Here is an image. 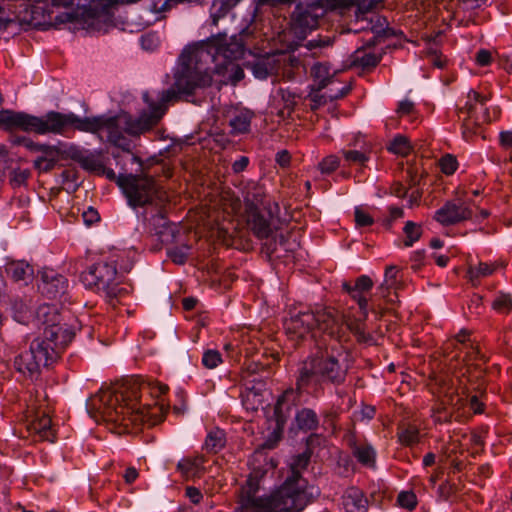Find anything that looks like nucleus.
<instances>
[{
    "label": "nucleus",
    "instance_id": "37998d69",
    "mask_svg": "<svg viewBox=\"0 0 512 512\" xmlns=\"http://www.w3.org/2000/svg\"><path fill=\"white\" fill-rule=\"evenodd\" d=\"M499 145L505 153V160L512 162V130L499 133Z\"/></svg>",
    "mask_w": 512,
    "mask_h": 512
},
{
    "label": "nucleus",
    "instance_id": "774afa93",
    "mask_svg": "<svg viewBox=\"0 0 512 512\" xmlns=\"http://www.w3.org/2000/svg\"><path fill=\"white\" fill-rule=\"evenodd\" d=\"M248 164H249L248 157L241 156L239 159L234 161V163L232 164V169L235 173H239V172H242L243 170H245L246 167L248 166Z\"/></svg>",
    "mask_w": 512,
    "mask_h": 512
},
{
    "label": "nucleus",
    "instance_id": "4468645a",
    "mask_svg": "<svg viewBox=\"0 0 512 512\" xmlns=\"http://www.w3.org/2000/svg\"><path fill=\"white\" fill-rule=\"evenodd\" d=\"M472 217L470 202L462 198L447 201L435 211L434 219L443 226H451Z\"/></svg>",
    "mask_w": 512,
    "mask_h": 512
},
{
    "label": "nucleus",
    "instance_id": "f03ea898",
    "mask_svg": "<svg viewBox=\"0 0 512 512\" xmlns=\"http://www.w3.org/2000/svg\"><path fill=\"white\" fill-rule=\"evenodd\" d=\"M168 387L159 382L132 378L101 389L87 402V410L96 420H103L132 432L141 426L160 423L168 410L162 396Z\"/></svg>",
    "mask_w": 512,
    "mask_h": 512
},
{
    "label": "nucleus",
    "instance_id": "ea45409f",
    "mask_svg": "<svg viewBox=\"0 0 512 512\" xmlns=\"http://www.w3.org/2000/svg\"><path fill=\"white\" fill-rule=\"evenodd\" d=\"M388 150L394 154L405 156L410 152L411 146L405 136L397 135L389 144Z\"/></svg>",
    "mask_w": 512,
    "mask_h": 512
},
{
    "label": "nucleus",
    "instance_id": "8fccbe9b",
    "mask_svg": "<svg viewBox=\"0 0 512 512\" xmlns=\"http://www.w3.org/2000/svg\"><path fill=\"white\" fill-rule=\"evenodd\" d=\"M39 152H41L42 155L38 158H47V160L54 162H58L59 155L61 154L59 147L47 144H43Z\"/></svg>",
    "mask_w": 512,
    "mask_h": 512
},
{
    "label": "nucleus",
    "instance_id": "c9c22d12",
    "mask_svg": "<svg viewBox=\"0 0 512 512\" xmlns=\"http://www.w3.org/2000/svg\"><path fill=\"white\" fill-rule=\"evenodd\" d=\"M117 0H77V5L94 12H107Z\"/></svg>",
    "mask_w": 512,
    "mask_h": 512
},
{
    "label": "nucleus",
    "instance_id": "a19ab883",
    "mask_svg": "<svg viewBox=\"0 0 512 512\" xmlns=\"http://www.w3.org/2000/svg\"><path fill=\"white\" fill-rule=\"evenodd\" d=\"M354 220L356 227L364 228L373 225L374 218L363 206H357L354 210Z\"/></svg>",
    "mask_w": 512,
    "mask_h": 512
},
{
    "label": "nucleus",
    "instance_id": "c756f323",
    "mask_svg": "<svg viewBox=\"0 0 512 512\" xmlns=\"http://www.w3.org/2000/svg\"><path fill=\"white\" fill-rule=\"evenodd\" d=\"M342 154L345 161L349 164L363 167L370 159L371 149L368 145H364L360 150H343Z\"/></svg>",
    "mask_w": 512,
    "mask_h": 512
},
{
    "label": "nucleus",
    "instance_id": "bb28decb",
    "mask_svg": "<svg viewBox=\"0 0 512 512\" xmlns=\"http://www.w3.org/2000/svg\"><path fill=\"white\" fill-rule=\"evenodd\" d=\"M7 273L15 281L28 282L33 275V268L25 261H13L6 266Z\"/></svg>",
    "mask_w": 512,
    "mask_h": 512
},
{
    "label": "nucleus",
    "instance_id": "49530a36",
    "mask_svg": "<svg viewBox=\"0 0 512 512\" xmlns=\"http://www.w3.org/2000/svg\"><path fill=\"white\" fill-rule=\"evenodd\" d=\"M440 167L444 174L452 175L457 170L458 162L454 156L447 154L440 159Z\"/></svg>",
    "mask_w": 512,
    "mask_h": 512
},
{
    "label": "nucleus",
    "instance_id": "603ef678",
    "mask_svg": "<svg viewBox=\"0 0 512 512\" xmlns=\"http://www.w3.org/2000/svg\"><path fill=\"white\" fill-rule=\"evenodd\" d=\"M398 274V269L396 266H389L385 270L384 282L381 284L380 288L386 287L387 289L394 286L396 282V277Z\"/></svg>",
    "mask_w": 512,
    "mask_h": 512
},
{
    "label": "nucleus",
    "instance_id": "aec40b11",
    "mask_svg": "<svg viewBox=\"0 0 512 512\" xmlns=\"http://www.w3.org/2000/svg\"><path fill=\"white\" fill-rule=\"evenodd\" d=\"M273 218L271 214H262L258 211H252L248 217V225L253 234L259 239L268 238L273 231Z\"/></svg>",
    "mask_w": 512,
    "mask_h": 512
},
{
    "label": "nucleus",
    "instance_id": "4be33fe9",
    "mask_svg": "<svg viewBox=\"0 0 512 512\" xmlns=\"http://www.w3.org/2000/svg\"><path fill=\"white\" fill-rule=\"evenodd\" d=\"M352 454L361 465L371 469L376 468L377 452L371 443H354Z\"/></svg>",
    "mask_w": 512,
    "mask_h": 512
},
{
    "label": "nucleus",
    "instance_id": "f3484780",
    "mask_svg": "<svg viewBox=\"0 0 512 512\" xmlns=\"http://www.w3.org/2000/svg\"><path fill=\"white\" fill-rule=\"evenodd\" d=\"M450 349L456 351V354L451 357L452 360L470 361L480 356L478 346L469 341V332L465 329H462L453 340L446 344L445 352L447 354Z\"/></svg>",
    "mask_w": 512,
    "mask_h": 512
},
{
    "label": "nucleus",
    "instance_id": "9b49d317",
    "mask_svg": "<svg viewBox=\"0 0 512 512\" xmlns=\"http://www.w3.org/2000/svg\"><path fill=\"white\" fill-rule=\"evenodd\" d=\"M118 185L127 198L129 206L153 207L157 202V192L154 180L147 176H138L131 173L119 172Z\"/></svg>",
    "mask_w": 512,
    "mask_h": 512
},
{
    "label": "nucleus",
    "instance_id": "412c9836",
    "mask_svg": "<svg viewBox=\"0 0 512 512\" xmlns=\"http://www.w3.org/2000/svg\"><path fill=\"white\" fill-rule=\"evenodd\" d=\"M205 459L202 455L183 457L177 463V471L182 477L190 479L199 476L204 469Z\"/></svg>",
    "mask_w": 512,
    "mask_h": 512
},
{
    "label": "nucleus",
    "instance_id": "a211bd4d",
    "mask_svg": "<svg viewBox=\"0 0 512 512\" xmlns=\"http://www.w3.org/2000/svg\"><path fill=\"white\" fill-rule=\"evenodd\" d=\"M149 209H151V211L156 210V213L149 216L148 209H146L143 214V219L145 222H148L155 234L160 237H163L166 234L173 235L174 226L167 220L165 212L160 207L158 201L154 204L153 207H150Z\"/></svg>",
    "mask_w": 512,
    "mask_h": 512
},
{
    "label": "nucleus",
    "instance_id": "58836bf2",
    "mask_svg": "<svg viewBox=\"0 0 512 512\" xmlns=\"http://www.w3.org/2000/svg\"><path fill=\"white\" fill-rule=\"evenodd\" d=\"M492 307L498 313L506 314L512 308V296L509 293L499 292L492 303Z\"/></svg>",
    "mask_w": 512,
    "mask_h": 512
},
{
    "label": "nucleus",
    "instance_id": "2f4dec72",
    "mask_svg": "<svg viewBox=\"0 0 512 512\" xmlns=\"http://www.w3.org/2000/svg\"><path fill=\"white\" fill-rule=\"evenodd\" d=\"M225 442V432L217 428L207 434L204 447L208 452L217 453L225 446Z\"/></svg>",
    "mask_w": 512,
    "mask_h": 512
},
{
    "label": "nucleus",
    "instance_id": "f704fd0d",
    "mask_svg": "<svg viewBox=\"0 0 512 512\" xmlns=\"http://www.w3.org/2000/svg\"><path fill=\"white\" fill-rule=\"evenodd\" d=\"M398 440L404 446H413L420 441L419 429L414 425H408L398 432Z\"/></svg>",
    "mask_w": 512,
    "mask_h": 512
},
{
    "label": "nucleus",
    "instance_id": "09e8293b",
    "mask_svg": "<svg viewBox=\"0 0 512 512\" xmlns=\"http://www.w3.org/2000/svg\"><path fill=\"white\" fill-rule=\"evenodd\" d=\"M141 46L144 50L153 51L160 43V39L156 33H146L140 38Z\"/></svg>",
    "mask_w": 512,
    "mask_h": 512
},
{
    "label": "nucleus",
    "instance_id": "bf43d9fd",
    "mask_svg": "<svg viewBox=\"0 0 512 512\" xmlns=\"http://www.w3.org/2000/svg\"><path fill=\"white\" fill-rule=\"evenodd\" d=\"M57 162L49 161L47 158H36L34 160V167L39 171L48 172L54 168Z\"/></svg>",
    "mask_w": 512,
    "mask_h": 512
},
{
    "label": "nucleus",
    "instance_id": "1a4fd4ad",
    "mask_svg": "<svg viewBox=\"0 0 512 512\" xmlns=\"http://www.w3.org/2000/svg\"><path fill=\"white\" fill-rule=\"evenodd\" d=\"M488 97L474 90L467 94L465 103L458 109V120L462 123V135L469 141L484 123L495 121L500 116L497 106H488Z\"/></svg>",
    "mask_w": 512,
    "mask_h": 512
},
{
    "label": "nucleus",
    "instance_id": "0e129e2a",
    "mask_svg": "<svg viewBox=\"0 0 512 512\" xmlns=\"http://www.w3.org/2000/svg\"><path fill=\"white\" fill-rule=\"evenodd\" d=\"M257 395L255 393L249 392L247 393L245 399L243 400V404L246 409L257 410L260 405L259 400L256 399Z\"/></svg>",
    "mask_w": 512,
    "mask_h": 512
},
{
    "label": "nucleus",
    "instance_id": "f257e3e1",
    "mask_svg": "<svg viewBox=\"0 0 512 512\" xmlns=\"http://www.w3.org/2000/svg\"><path fill=\"white\" fill-rule=\"evenodd\" d=\"M173 96V91L144 92L143 101L147 110L138 117L120 111L115 115L104 114L92 117H80L72 112L50 111L41 117L11 110L0 111V126L7 129L19 128L40 135L63 134L68 128L96 134L103 142L122 149L126 162L141 167L140 159L131 152L133 144L126 136H139L156 126L165 115V103Z\"/></svg>",
    "mask_w": 512,
    "mask_h": 512
},
{
    "label": "nucleus",
    "instance_id": "79ce46f5",
    "mask_svg": "<svg viewBox=\"0 0 512 512\" xmlns=\"http://www.w3.org/2000/svg\"><path fill=\"white\" fill-rule=\"evenodd\" d=\"M230 71L228 79L231 80L233 84H236L240 80L244 78V71L238 65L233 62L222 64L221 72H212L213 74L225 75L226 72Z\"/></svg>",
    "mask_w": 512,
    "mask_h": 512
},
{
    "label": "nucleus",
    "instance_id": "b1692460",
    "mask_svg": "<svg viewBox=\"0 0 512 512\" xmlns=\"http://www.w3.org/2000/svg\"><path fill=\"white\" fill-rule=\"evenodd\" d=\"M504 267L503 262H479L477 265H470L467 271V277L472 285H478L481 278L492 275L499 268Z\"/></svg>",
    "mask_w": 512,
    "mask_h": 512
},
{
    "label": "nucleus",
    "instance_id": "7c9ffc66",
    "mask_svg": "<svg viewBox=\"0 0 512 512\" xmlns=\"http://www.w3.org/2000/svg\"><path fill=\"white\" fill-rule=\"evenodd\" d=\"M348 91V88H342L341 90L337 91L336 93H320L319 89L317 91L312 92L309 95L311 104L310 107L312 110L318 109L320 106L327 103V101H332L335 99H338L342 96H344Z\"/></svg>",
    "mask_w": 512,
    "mask_h": 512
},
{
    "label": "nucleus",
    "instance_id": "dca6fc26",
    "mask_svg": "<svg viewBox=\"0 0 512 512\" xmlns=\"http://www.w3.org/2000/svg\"><path fill=\"white\" fill-rule=\"evenodd\" d=\"M40 292L49 299L61 298L68 289V280L53 269L45 268L41 272Z\"/></svg>",
    "mask_w": 512,
    "mask_h": 512
},
{
    "label": "nucleus",
    "instance_id": "423d86ee",
    "mask_svg": "<svg viewBox=\"0 0 512 512\" xmlns=\"http://www.w3.org/2000/svg\"><path fill=\"white\" fill-rule=\"evenodd\" d=\"M337 337L321 340L318 350L303 361L296 382L299 393L317 396L323 384L338 386L345 382L349 369L347 354Z\"/></svg>",
    "mask_w": 512,
    "mask_h": 512
},
{
    "label": "nucleus",
    "instance_id": "5701e85b",
    "mask_svg": "<svg viewBox=\"0 0 512 512\" xmlns=\"http://www.w3.org/2000/svg\"><path fill=\"white\" fill-rule=\"evenodd\" d=\"M254 113L246 108L235 109L229 119L233 134H243L249 131Z\"/></svg>",
    "mask_w": 512,
    "mask_h": 512
},
{
    "label": "nucleus",
    "instance_id": "cd10ccee",
    "mask_svg": "<svg viewBox=\"0 0 512 512\" xmlns=\"http://www.w3.org/2000/svg\"><path fill=\"white\" fill-rule=\"evenodd\" d=\"M295 420L298 428L304 431L315 430L319 425L316 412L310 408L299 410L295 415Z\"/></svg>",
    "mask_w": 512,
    "mask_h": 512
},
{
    "label": "nucleus",
    "instance_id": "13d9d810",
    "mask_svg": "<svg viewBox=\"0 0 512 512\" xmlns=\"http://www.w3.org/2000/svg\"><path fill=\"white\" fill-rule=\"evenodd\" d=\"M82 218L87 226L92 225L100 219L97 210H95L93 207H88L87 210L82 213Z\"/></svg>",
    "mask_w": 512,
    "mask_h": 512
},
{
    "label": "nucleus",
    "instance_id": "6e6552de",
    "mask_svg": "<svg viewBox=\"0 0 512 512\" xmlns=\"http://www.w3.org/2000/svg\"><path fill=\"white\" fill-rule=\"evenodd\" d=\"M120 255L112 254L93 263L81 273L83 285L94 292L102 293L113 299L121 292L119 286L118 267L120 271L128 273L133 266L132 261L119 264Z\"/></svg>",
    "mask_w": 512,
    "mask_h": 512
},
{
    "label": "nucleus",
    "instance_id": "39448f33",
    "mask_svg": "<svg viewBox=\"0 0 512 512\" xmlns=\"http://www.w3.org/2000/svg\"><path fill=\"white\" fill-rule=\"evenodd\" d=\"M258 481L248 479L241 488L235 512H299L319 494L314 486H309L298 473L288 478L272 495H258Z\"/></svg>",
    "mask_w": 512,
    "mask_h": 512
},
{
    "label": "nucleus",
    "instance_id": "5fc2aeb1",
    "mask_svg": "<svg viewBox=\"0 0 512 512\" xmlns=\"http://www.w3.org/2000/svg\"><path fill=\"white\" fill-rule=\"evenodd\" d=\"M75 14L71 12H61L55 17L52 16L51 26L58 27L62 24L72 23L75 20Z\"/></svg>",
    "mask_w": 512,
    "mask_h": 512
},
{
    "label": "nucleus",
    "instance_id": "2eb2a0df",
    "mask_svg": "<svg viewBox=\"0 0 512 512\" xmlns=\"http://www.w3.org/2000/svg\"><path fill=\"white\" fill-rule=\"evenodd\" d=\"M26 427L30 433H35L43 440L54 442L55 433L50 417L45 411L37 410L33 403L27 405L25 414Z\"/></svg>",
    "mask_w": 512,
    "mask_h": 512
},
{
    "label": "nucleus",
    "instance_id": "20e7f679",
    "mask_svg": "<svg viewBox=\"0 0 512 512\" xmlns=\"http://www.w3.org/2000/svg\"><path fill=\"white\" fill-rule=\"evenodd\" d=\"M37 317L45 325L43 336L34 339L30 349L21 353L14 361L17 371L31 378L37 376L42 367L52 364L75 336L70 327L60 323V315L55 306H40Z\"/></svg>",
    "mask_w": 512,
    "mask_h": 512
},
{
    "label": "nucleus",
    "instance_id": "338daca9",
    "mask_svg": "<svg viewBox=\"0 0 512 512\" xmlns=\"http://www.w3.org/2000/svg\"><path fill=\"white\" fill-rule=\"evenodd\" d=\"M275 160L279 166L288 167L291 161L290 153L287 150H281L277 152Z\"/></svg>",
    "mask_w": 512,
    "mask_h": 512
},
{
    "label": "nucleus",
    "instance_id": "e2e57ef3",
    "mask_svg": "<svg viewBox=\"0 0 512 512\" xmlns=\"http://www.w3.org/2000/svg\"><path fill=\"white\" fill-rule=\"evenodd\" d=\"M499 64L508 73H512V50L499 55Z\"/></svg>",
    "mask_w": 512,
    "mask_h": 512
},
{
    "label": "nucleus",
    "instance_id": "3c124183",
    "mask_svg": "<svg viewBox=\"0 0 512 512\" xmlns=\"http://www.w3.org/2000/svg\"><path fill=\"white\" fill-rule=\"evenodd\" d=\"M87 149H84L80 146H77V145H74V144H70L68 145L63 151H61V153H64L66 154L69 158H71L72 160L74 161H77L78 163H80L85 151Z\"/></svg>",
    "mask_w": 512,
    "mask_h": 512
},
{
    "label": "nucleus",
    "instance_id": "4d7b16f0",
    "mask_svg": "<svg viewBox=\"0 0 512 512\" xmlns=\"http://www.w3.org/2000/svg\"><path fill=\"white\" fill-rule=\"evenodd\" d=\"M278 95L281 96V99L284 102V107L286 109H291L295 104V93L289 91L288 89H279Z\"/></svg>",
    "mask_w": 512,
    "mask_h": 512
},
{
    "label": "nucleus",
    "instance_id": "680f3d73",
    "mask_svg": "<svg viewBox=\"0 0 512 512\" xmlns=\"http://www.w3.org/2000/svg\"><path fill=\"white\" fill-rule=\"evenodd\" d=\"M218 7V13L213 14V17H221L227 13L230 8L229 0H214L212 8L216 9Z\"/></svg>",
    "mask_w": 512,
    "mask_h": 512
},
{
    "label": "nucleus",
    "instance_id": "a18cd8bd",
    "mask_svg": "<svg viewBox=\"0 0 512 512\" xmlns=\"http://www.w3.org/2000/svg\"><path fill=\"white\" fill-rule=\"evenodd\" d=\"M397 502L402 508L413 510L417 505V497L412 491H402L398 494Z\"/></svg>",
    "mask_w": 512,
    "mask_h": 512
},
{
    "label": "nucleus",
    "instance_id": "4c0bfd02",
    "mask_svg": "<svg viewBox=\"0 0 512 512\" xmlns=\"http://www.w3.org/2000/svg\"><path fill=\"white\" fill-rule=\"evenodd\" d=\"M403 231L406 236L404 241V245L406 247H411L416 241L419 240L422 234L421 226L414 223L413 221H407Z\"/></svg>",
    "mask_w": 512,
    "mask_h": 512
},
{
    "label": "nucleus",
    "instance_id": "e433bc0d",
    "mask_svg": "<svg viewBox=\"0 0 512 512\" xmlns=\"http://www.w3.org/2000/svg\"><path fill=\"white\" fill-rule=\"evenodd\" d=\"M190 251V245L182 244L180 246L167 249V255L174 263L182 265L187 261Z\"/></svg>",
    "mask_w": 512,
    "mask_h": 512
},
{
    "label": "nucleus",
    "instance_id": "7ed1b4c3",
    "mask_svg": "<svg viewBox=\"0 0 512 512\" xmlns=\"http://www.w3.org/2000/svg\"><path fill=\"white\" fill-rule=\"evenodd\" d=\"M244 54L242 38L237 35L232 36L228 42L225 35H218L186 47L179 58L174 88H169L173 91V96L165 103V108H168V103L177 94L190 95L195 89L210 85L212 72H221L222 64L240 59ZM156 91L163 92L168 89Z\"/></svg>",
    "mask_w": 512,
    "mask_h": 512
},
{
    "label": "nucleus",
    "instance_id": "6e6d98bb",
    "mask_svg": "<svg viewBox=\"0 0 512 512\" xmlns=\"http://www.w3.org/2000/svg\"><path fill=\"white\" fill-rule=\"evenodd\" d=\"M29 176H30L29 170H27V169H15L12 172V179H11V181H12V183L14 185L20 186V185L24 184L27 181Z\"/></svg>",
    "mask_w": 512,
    "mask_h": 512
},
{
    "label": "nucleus",
    "instance_id": "0eeeda50",
    "mask_svg": "<svg viewBox=\"0 0 512 512\" xmlns=\"http://www.w3.org/2000/svg\"><path fill=\"white\" fill-rule=\"evenodd\" d=\"M285 330L292 339L311 338L317 341L322 336H339L342 319L334 308L299 312L285 321Z\"/></svg>",
    "mask_w": 512,
    "mask_h": 512
},
{
    "label": "nucleus",
    "instance_id": "473e14b6",
    "mask_svg": "<svg viewBox=\"0 0 512 512\" xmlns=\"http://www.w3.org/2000/svg\"><path fill=\"white\" fill-rule=\"evenodd\" d=\"M297 396V392L293 389L284 391L276 402L275 413L282 416L285 412H288L291 406L295 405Z\"/></svg>",
    "mask_w": 512,
    "mask_h": 512
},
{
    "label": "nucleus",
    "instance_id": "69168bd1",
    "mask_svg": "<svg viewBox=\"0 0 512 512\" xmlns=\"http://www.w3.org/2000/svg\"><path fill=\"white\" fill-rule=\"evenodd\" d=\"M414 110V103L410 100H403L399 103L397 113L400 116L410 115Z\"/></svg>",
    "mask_w": 512,
    "mask_h": 512
},
{
    "label": "nucleus",
    "instance_id": "ddd939ff",
    "mask_svg": "<svg viewBox=\"0 0 512 512\" xmlns=\"http://www.w3.org/2000/svg\"><path fill=\"white\" fill-rule=\"evenodd\" d=\"M8 10L20 22L47 29L52 23L48 0H14Z\"/></svg>",
    "mask_w": 512,
    "mask_h": 512
},
{
    "label": "nucleus",
    "instance_id": "052dcab7",
    "mask_svg": "<svg viewBox=\"0 0 512 512\" xmlns=\"http://www.w3.org/2000/svg\"><path fill=\"white\" fill-rule=\"evenodd\" d=\"M492 60V53L489 50L481 49L476 54V63L479 66H486Z\"/></svg>",
    "mask_w": 512,
    "mask_h": 512
},
{
    "label": "nucleus",
    "instance_id": "f8f14e48",
    "mask_svg": "<svg viewBox=\"0 0 512 512\" xmlns=\"http://www.w3.org/2000/svg\"><path fill=\"white\" fill-rule=\"evenodd\" d=\"M251 70L253 75L260 80L274 74L291 80L302 72L303 65L295 55L279 52L257 60L251 66Z\"/></svg>",
    "mask_w": 512,
    "mask_h": 512
},
{
    "label": "nucleus",
    "instance_id": "a878e982",
    "mask_svg": "<svg viewBox=\"0 0 512 512\" xmlns=\"http://www.w3.org/2000/svg\"><path fill=\"white\" fill-rule=\"evenodd\" d=\"M358 21L366 22L365 26L361 29L370 30L374 37L383 36L386 34L388 28V22L385 17L373 14L369 18L364 15H357Z\"/></svg>",
    "mask_w": 512,
    "mask_h": 512
},
{
    "label": "nucleus",
    "instance_id": "9d476101",
    "mask_svg": "<svg viewBox=\"0 0 512 512\" xmlns=\"http://www.w3.org/2000/svg\"><path fill=\"white\" fill-rule=\"evenodd\" d=\"M374 286L373 280L368 275H361L354 282H342V289L350 299L358 306V316L354 321L347 315L348 327L358 335L359 339H365L363 323L366 321L369 313V300L371 299V291Z\"/></svg>",
    "mask_w": 512,
    "mask_h": 512
},
{
    "label": "nucleus",
    "instance_id": "de8ad7c7",
    "mask_svg": "<svg viewBox=\"0 0 512 512\" xmlns=\"http://www.w3.org/2000/svg\"><path fill=\"white\" fill-rule=\"evenodd\" d=\"M339 166V159L335 155H329L325 157L319 163V169L323 174H330L335 171Z\"/></svg>",
    "mask_w": 512,
    "mask_h": 512
},
{
    "label": "nucleus",
    "instance_id": "72a5a7b5",
    "mask_svg": "<svg viewBox=\"0 0 512 512\" xmlns=\"http://www.w3.org/2000/svg\"><path fill=\"white\" fill-rule=\"evenodd\" d=\"M311 73L319 90L324 88L330 82V67L325 63H315L311 68Z\"/></svg>",
    "mask_w": 512,
    "mask_h": 512
},
{
    "label": "nucleus",
    "instance_id": "864d4df0",
    "mask_svg": "<svg viewBox=\"0 0 512 512\" xmlns=\"http://www.w3.org/2000/svg\"><path fill=\"white\" fill-rule=\"evenodd\" d=\"M356 61L361 65L362 67H373L376 66L380 58L372 53H364L363 55L356 56Z\"/></svg>",
    "mask_w": 512,
    "mask_h": 512
},
{
    "label": "nucleus",
    "instance_id": "6ab92c4d",
    "mask_svg": "<svg viewBox=\"0 0 512 512\" xmlns=\"http://www.w3.org/2000/svg\"><path fill=\"white\" fill-rule=\"evenodd\" d=\"M367 505L363 492L356 487H349L341 497V506L345 512H366Z\"/></svg>",
    "mask_w": 512,
    "mask_h": 512
},
{
    "label": "nucleus",
    "instance_id": "c03bdc74",
    "mask_svg": "<svg viewBox=\"0 0 512 512\" xmlns=\"http://www.w3.org/2000/svg\"><path fill=\"white\" fill-rule=\"evenodd\" d=\"M222 363V356L219 351L209 349L203 353L202 364L208 369H214Z\"/></svg>",
    "mask_w": 512,
    "mask_h": 512
},
{
    "label": "nucleus",
    "instance_id": "c85d7f7f",
    "mask_svg": "<svg viewBox=\"0 0 512 512\" xmlns=\"http://www.w3.org/2000/svg\"><path fill=\"white\" fill-rule=\"evenodd\" d=\"M103 163L101 151L86 150L79 164L83 169L97 173L98 171H103Z\"/></svg>",
    "mask_w": 512,
    "mask_h": 512
},
{
    "label": "nucleus",
    "instance_id": "393cba45",
    "mask_svg": "<svg viewBox=\"0 0 512 512\" xmlns=\"http://www.w3.org/2000/svg\"><path fill=\"white\" fill-rule=\"evenodd\" d=\"M318 22V16L309 10H300L293 15V26L302 34L317 28Z\"/></svg>",
    "mask_w": 512,
    "mask_h": 512
}]
</instances>
